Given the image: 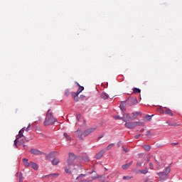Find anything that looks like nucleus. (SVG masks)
Wrapping results in <instances>:
<instances>
[{
	"instance_id": "1",
	"label": "nucleus",
	"mask_w": 182,
	"mask_h": 182,
	"mask_svg": "<svg viewBox=\"0 0 182 182\" xmlns=\"http://www.w3.org/2000/svg\"><path fill=\"white\" fill-rule=\"evenodd\" d=\"M77 159V156L73 153H69V157L67 159L66 166L65 167V171L67 174H72V171L75 174L80 173L82 170V165L75 164V160Z\"/></svg>"
},
{
	"instance_id": "2",
	"label": "nucleus",
	"mask_w": 182,
	"mask_h": 182,
	"mask_svg": "<svg viewBox=\"0 0 182 182\" xmlns=\"http://www.w3.org/2000/svg\"><path fill=\"white\" fill-rule=\"evenodd\" d=\"M56 122H58V119L53 117V113L50 112V109H48L44 122V126L55 124Z\"/></svg>"
},
{
	"instance_id": "3",
	"label": "nucleus",
	"mask_w": 182,
	"mask_h": 182,
	"mask_svg": "<svg viewBox=\"0 0 182 182\" xmlns=\"http://www.w3.org/2000/svg\"><path fill=\"white\" fill-rule=\"evenodd\" d=\"M86 174L81 173L76 178L75 182H92L90 179H83Z\"/></svg>"
},
{
	"instance_id": "4",
	"label": "nucleus",
	"mask_w": 182,
	"mask_h": 182,
	"mask_svg": "<svg viewBox=\"0 0 182 182\" xmlns=\"http://www.w3.org/2000/svg\"><path fill=\"white\" fill-rule=\"evenodd\" d=\"M22 137L25 139V136H23V132L19 131L17 138L14 140V146H16V147H18V143H19V139H22Z\"/></svg>"
},
{
	"instance_id": "5",
	"label": "nucleus",
	"mask_w": 182,
	"mask_h": 182,
	"mask_svg": "<svg viewBox=\"0 0 182 182\" xmlns=\"http://www.w3.org/2000/svg\"><path fill=\"white\" fill-rule=\"evenodd\" d=\"M122 118V120L125 122H130V120H132V117H130V114H129L128 113L124 114Z\"/></svg>"
},
{
	"instance_id": "6",
	"label": "nucleus",
	"mask_w": 182,
	"mask_h": 182,
	"mask_svg": "<svg viewBox=\"0 0 182 182\" xmlns=\"http://www.w3.org/2000/svg\"><path fill=\"white\" fill-rule=\"evenodd\" d=\"M105 153H106V151L105 149L101 150L95 155V159H97V160H100V158L103 157V154H105Z\"/></svg>"
},
{
	"instance_id": "7",
	"label": "nucleus",
	"mask_w": 182,
	"mask_h": 182,
	"mask_svg": "<svg viewBox=\"0 0 182 182\" xmlns=\"http://www.w3.org/2000/svg\"><path fill=\"white\" fill-rule=\"evenodd\" d=\"M31 153L36 156H42V151H41L36 149H31Z\"/></svg>"
},
{
	"instance_id": "8",
	"label": "nucleus",
	"mask_w": 182,
	"mask_h": 182,
	"mask_svg": "<svg viewBox=\"0 0 182 182\" xmlns=\"http://www.w3.org/2000/svg\"><path fill=\"white\" fill-rule=\"evenodd\" d=\"M95 130H96V128H90L87 129V130H85L84 132V136H89V134H90L91 133H93V132H95Z\"/></svg>"
},
{
	"instance_id": "9",
	"label": "nucleus",
	"mask_w": 182,
	"mask_h": 182,
	"mask_svg": "<svg viewBox=\"0 0 182 182\" xmlns=\"http://www.w3.org/2000/svg\"><path fill=\"white\" fill-rule=\"evenodd\" d=\"M75 132L77 133V137L80 140H83V137H86L85 132H82V131L77 130Z\"/></svg>"
},
{
	"instance_id": "10",
	"label": "nucleus",
	"mask_w": 182,
	"mask_h": 182,
	"mask_svg": "<svg viewBox=\"0 0 182 182\" xmlns=\"http://www.w3.org/2000/svg\"><path fill=\"white\" fill-rule=\"evenodd\" d=\"M125 127L127 129H134V122H125L124 124Z\"/></svg>"
},
{
	"instance_id": "11",
	"label": "nucleus",
	"mask_w": 182,
	"mask_h": 182,
	"mask_svg": "<svg viewBox=\"0 0 182 182\" xmlns=\"http://www.w3.org/2000/svg\"><path fill=\"white\" fill-rule=\"evenodd\" d=\"M132 164H133V161H131L128 164L122 165V170H127V169H129V168L130 167V166H132Z\"/></svg>"
},
{
	"instance_id": "12",
	"label": "nucleus",
	"mask_w": 182,
	"mask_h": 182,
	"mask_svg": "<svg viewBox=\"0 0 182 182\" xmlns=\"http://www.w3.org/2000/svg\"><path fill=\"white\" fill-rule=\"evenodd\" d=\"M127 102H129L132 106V105H136V103H137V99L136 97L128 98Z\"/></svg>"
},
{
	"instance_id": "13",
	"label": "nucleus",
	"mask_w": 182,
	"mask_h": 182,
	"mask_svg": "<svg viewBox=\"0 0 182 182\" xmlns=\"http://www.w3.org/2000/svg\"><path fill=\"white\" fill-rule=\"evenodd\" d=\"M60 163V160L58 158H54L52 161L53 166H58Z\"/></svg>"
},
{
	"instance_id": "14",
	"label": "nucleus",
	"mask_w": 182,
	"mask_h": 182,
	"mask_svg": "<svg viewBox=\"0 0 182 182\" xmlns=\"http://www.w3.org/2000/svg\"><path fill=\"white\" fill-rule=\"evenodd\" d=\"M72 96L75 102H79V94H77L76 92H72Z\"/></svg>"
},
{
	"instance_id": "15",
	"label": "nucleus",
	"mask_w": 182,
	"mask_h": 182,
	"mask_svg": "<svg viewBox=\"0 0 182 182\" xmlns=\"http://www.w3.org/2000/svg\"><path fill=\"white\" fill-rule=\"evenodd\" d=\"M100 97H101V99H104V100H106L109 99V95L106 92H102L100 95Z\"/></svg>"
},
{
	"instance_id": "16",
	"label": "nucleus",
	"mask_w": 182,
	"mask_h": 182,
	"mask_svg": "<svg viewBox=\"0 0 182 182\" xmlns=\"http://www.w3.org/2000/svg\"><path fill=\"white\" fill-rule=\"evenodd\" d=\"M134 128L137 127V126H141L143 127V126H144V122H134Z\"/></svg>"
},
{
	"instance_id": "17",
	"label": "nucleus",
	"mask_w": 182,
	"mask_h": 182,
	"mask_svg": "<svg viewBox=\"0 0 182 182\" xmlns=\"http://www.w3.org/2000/svg\"><path fill=\"white\" fill-rule=\"evenodd\" d=\"M78 86H79V88H78L77 91L75 92L77 95L82 93V92H83V90H85V87L80 86L79 84H78Z\"/></svg>"
},
{
	"instance_id": "18",
	"label": "nucleus",
	"mask_w": 182,
	"mask_h": 182,
	"mask_svg": "<svg viewBox=\"0 0 182 182\" xmlns=\"http://www.w3.org/2000/svg\"><path fill=\"white\" fill-rule=\"evenodd\" d=\"M23 162L24 163L25 167H29V166H31V164L28 162V159L26 158L23 159Z\"/></svg>"
},
{
	"instance_id": "19",
	"label": "nucleus",
	"mask_w": 182,
	"mask_h": 182,
	"mask_svg": "<svg viewBox=\"0 0 182 182\" xmlns=\"http://www.w3.org/2000/svg\"><path fill=\"white\" fill-rule=\"evenodd\" d=\"M31 167L33 168V170H38L39 167L38 166V164L36 163L31 162Z\"/></svg>"
},
{
	"instance_id": "20",
	"label": "nucleus",
	"mask_w": 182,
	"mask_h": 182,
	"mask_svg": "<svg viewBox=\"0 0 182 182\" xmlns=\"http://www.w3.org/2000/svg\"><path fill=\"white\" fill-rule=\"evenodd\" d=\"M142 147L144 150H146V151H150V149H151L150 145H143Z\"/></svg>"
},
{
	"instance_id": "21",
	"label": "nucleus",
	"mask_w": 182,
	"mask_h": 182,
	"mask_svg": "<svg viewBox=\"0 0 182 182\" xmlns=\"http://www.w3.org/2000/svg\"><path fill=\"white\" fill-rule=\"evenodd\" d=\"M149 173V169L145 168L144 170H141V174H147Z\"/></svg>"
},
{
	"instance_id": "22",
	"label": "nucleus",
	"mask_w": 182,
	"mask_h": 182,
	"mask_svg": "<svg viewBox=\"0 0 182 182\" xmlns=\"http://www.w3.org/2000/svg\"><path fill=\"white\" fill-rule=\"evenodd\" d=\"M166 114H169V116H173V112H171V109H168L165 111Z\"/></svg>"
},
{
	"instance_id": "23",
	"label": "nucleus",
	"mask_w": 182,
	"mask_h": 182,
	"mask_svg": "<svg viewBox=\"0 0 182 182\" xmlns=\"http://www.w3.org/2000/svg\"><path fill=\"white\" fill-rule=\"evenodd\" d=\"M141 92V90L139 88H134L133 89V93H140Z\"/></svg>"
},
{
	"instance_id": "24",
	"label": "nucleus",
	"mask_w": 182,
	"mask_h": 182,
	"mask_svg": "<svg viewBox=\"0 0 182 182\" xmlns=\"http://www.w3.org/2000/svg\"><path fill=\"white\" fill-rule=\"evenodd\" d=\"M123 180H127V181H129V180H132V178H133V176H123Z\"/></svg>"
},
{
	"instance_id": "25",
	"label": "nucleus",
	"mask_w": 182,
	"mask_h": 182,
	"mask_svg": "<svg viewBox=\"0 0 182 182\" xmlns=\"http://www.w3.org/2000/svg\"><path fill=\"white\" fill-rule=\"evenodd\" d=\"M114 147V144H110L107 146V150H110L111 149H113Z\"/></svg>"
},
{
	"instance_id": "26",
	"label": "nucleus",
	"mask_w": 182,
	"mask_h": 182,
	"mask_svg": "<svg viewBox=\"0 0 182 182\" xmlns=\"http://www.w3.org/2000/svg\"><path fill=\"white\" fill-rule=\"evenodd\" d=\"M64 137H65V139H67L68 140H72V139L70 138V136H69V135H68V133L65 132L63 134Z\"/></svg>"
},
{
	"instance_id": "27",
	"label": "nucleus",
	"mask_w": 182,
	"mask_h": 182,
	"mask_svg": "<svg viewBox=\"0 0 182 182\" xmlns=\"http://www.w3.org/2000/svg\"><path fill=\"white\" fill-rule=\"evenodd\" d=\"M18 174L19 180H23V175L22 174V173L18 172L16 175L18 176Z\"/></svg>"
},
{
	"instance_id": "28",
	"label": "nucleus",
	"mask_w": 182,
	"mask_h": 182,
	"mask_svg": "<svg viewBox=\"0 0 182 182\" xmlns=\"http://www.w3.org/2000/svg\"><path fill=\"white\" fill-rule=\"evenodd\" d=\"M142 182H153V180L150 179L149 177H146L144 179Z\"/></svg>"
},
{
	"instance_id": "29",
	"label": "nucleus",
	"mask_w": 182,
	"mask_h": 182,
	"mask_svg": "<svg viewBox=\"0 0 182 182\" xmlns=\"http://www.w3.org/2000/svg\"><path fill=\"white\" fill-rule=\"evenodd\" d=\"M171 170V168L170 166H168V167L166 168V172L165 173H166V175L168 174V173H170Z\"/></svg>"
},
{
	"instance_id": "30",
	"label": "nucleus",
	"mask_w": 182,
	"mask_h": 182,
	"mask_svg": "<svg viewBox=\"0 0 182 182\" xmlns=\"http://www.w3.org/2000/svg\"><path fill=\"white\" fill-rule=\"evenodd\" d=\"M18 143L20 145L23 144V143H25V138H22L21 139L18 140Z\"/></svg>"
},
{
	"instance_id": "31",
	"label": "nucleus",
	"mask_w": 182,
	"mask_h": 182,
	"mask_svg": "<svg viewBox=\"0 0 182 182\" xmlns=\"http://www.w3.org/2000/svg\"><path fill=\"white\" fill-rule=\"evenodd\" d=\"M114 117L115 120H123V117L115 116Z\"/></svg>"
},
{
	"instance_id": "32",
	"label": "nucleus",
	"mask_w": 182,
	"mask_h": 182,
	"mask_svg": "<svg viewBox=\"0 0 182 182\" xmlns=\"http://www.w3.org/2000/svg\"><path fill=\"white\" fill-rule=\"evenodd\" d=\"M48 176H50V177H59V173H50Z\"/></svg>"
},
{
	"instance_id": "33",
	"label": "nucleus",
	"mask_w": 182,
	"mask_h": 182,
	"mask_svg": "<svg viewBox=\"0 0 182 182\" xmlns=\"http://www.w3.org/2000/svg\"><path fill=\"white\" fill-rule=\"evenodd\" d=\"M158 176H167V173L166 172H159Z\"/></svg>"
},
{
	"instance_id": "34",
	"label": "nucleus",
	"mask_w": 182,
	"mask_h": 182,
	"mask_svg": "<svg viewBox=\"0 0 182 182\" xmlns=\"http://www.w3.org/2000/svg\"><path fill=\"white\" fill-rule=\"evenodd\" d=\"M69 95H70V92H69V90H65V96H69Z\"/></svg>"
},
{
	"instance_id": "35",
	"label": "nucleus",
	"mask_w": 182,
	"mask_h": 182,
	"mask_svg": "<svg viewBox=\"0 0 182 182\" xmlns=\"http://www.w3.org/2000/svg\"><path fill=\"white\" fill-rule=\"evenodd\" d=\"M132 114H133V117H132V120H134L137 117V115L134 112H133Z\"/></svg>"
},
{
	"instance_id": "36",
	"label": "nucleus",
	"mask_w": 182,
	"mask_h": 182,
	"mask_svg": "<svg viewBox=\"0 0 182 182\" xmlns=\"http://www.w3.org/2000/svg\"><path fill=\"white\" fill-rule=\"evenodd\" d=\"M149 168H151V170H153L154 168V166L151 162L149 163Z\"/></svg>"
},
{
	"instance_id": "37",
	"label": "nucleus",
	"mask_w": 182,
	"mask_h": 182,
	"mask_svg": "<svg viewBox=\"0 0 182 182\" xmlns=\"http://www.w3.org/2000/svg\"><path fill=\"white\" fill-rule=\"evenodd\" d=\"M134 173H135L136 174H140L141 170L134 169Z\"/></svg>"
},
{
	"instance_id": "38",
	"label": "nucleus",
	"mask_w": 182,
	"mask_h": 182,
	"mask_svg": "<svg viewBox=\"0 0 182 182\" xmlns=\"http://www.w3.org/2000/svg\"><path fill=\"white\" fill-rule=\"evenodd\" d=\"M83 160H84V161H87L89 160V156H84Z\"/></svg>"
},
{
	"instance_id": "39",
	"label": "nucleus",
	"mask_w": 182,
	"mask_h": 182,
	"mask_svg": "<svg viewBox=\"0 0 182 182\" xmlns=\"http://www.w3.org/2000/svg\"><path fill=\"white\" fill-rule=\"evenodd\" d=\"M141 164H143V163L139 161V162L136 163V166L137 167H141Z\"/></svg>"
},
{
	"instance_id": "40",
	"label": "nucleus",
	"mask_w": 182,
	"mask_h": 182,
	"mask_svg": "<svg viewBox=\"0 0 182 182\" xmlns=\"http://www.w3.org/2000/svg\"><path fill=\"white\" fill-rule=\"evenodd\" d=\"M100 176H93L92 180V182L93 181V180H96V178H99Z\"/></svg>"
},
{
	"instance_id": "41",
	"label": "nucleus",
	"mask_w": 182,
	"mask_h": 182,
	"mask_svg": "<svg viewBox=\"0 0 182 182\" xmlns=\"http://www.w3.org/2000/svg\"><path fill=\"white\" fill-rule=\"evenodd\" d=\"M29 127H31V124H29L28 127L26 129V132H29Z\"/></svg>"
},
{
	"instance_id": "42",
	"label": "nucleus",
	"mask_w": 182,
	"mask_h": 182,
	"mask_svg": "<svg viewBox=\"0 0 182 182\" xmlns=\"http://www.w3.org/2000/svg\"><path fill=\"white\" fill-rule=\"evenodd\" d=\"M135 114H136V116H141V113L140 112H137Z\"/></svg>"
},
{
	"instance_id": "43",
	"label": "nucleus",
	"mask_w": 182,
	"mask_h": 182,
	"mask_svg": "<svg viewBox=\"0 0 182 182\" xmlns=\"http://www.w3.org/2000/svg\"><path fill=\"white\" fill-rule=\"evenodd\" d=\"M146 119H148V120H151V116L146 117Z\"/></svg>"
},
{
	"instance_id": "44",
	"label": "nucleus",
	"mask_w": 182,
	"mask_h": 182,
	"mask_svg": "<svg viewBox=\"0 0 182 182\" xmlns=\"http://www.w3.org/2000/svg\"><path fill=\"white\" fill-rule=\"evenodd\" d=\"M46 177H50V176H49V175L43 176V178H46Z\"/></svg>"
},
{
	"instance_id": "45",
	"label": "nucleus",
	"mask_w": 182,
	"mask_h": 182,
	"mask_svg": "<svg viewBox=\"0 0 182 182\" xmlns=\"http://www.w3.org/2000/svg\"><path fill=\"white\" fill-rule=\"evenodd\" d=\"M139 137H140V134L136 135V136H134L135 139H139Z\"/></svg>"
},
{
	"instance_id": "46",
	"label": "nucleus",
	"mask_w": 182,
	"mask_h": 182,
	"mask_svg": "<svg viewBox=\"0 0 182 182\" xmlns=\"http://www.w3.org/2000/svg\"><path fill=\"white\" fill-rule=\"evenodd\" d=\"M123 150H124V151H125V153H127V151H129V150H127V149H126V148H124Z\"/></svg>"
},
{
	"instance_id": "47",
	"label": "nucleus",
	"mask_w": 182,
	"mask_h": 182,
	"mask_svg": "<svg viewBox=\"0 0 182 182\" xmlns=\"http://www.w3.org/2000/svg\"><path fill=\"white\" fill-rule=\"evenodd\" d=\"M20 132H21V133H23V132H25V128H23L22 129H21Z\"/></svg>"
},
{
	"instance_id": "48",
	"label": "nucleus",
	"mask_w": 182,
	"mask_h": 182,
	"mask_svg": "<svg viewBox=\"0 0 182 182\" xmlns=\"http://www.w3.org/2000/svg\"><path fill=\"white\" fill-rule=\"evenodd\" d=\"M161 113H162V114H164V110L161 109Z\"/></svg>"
},
{
	"instance_id": "49",
	"label": "nucleus",
	"mask_w": 182,
	"mask_h": 182,
	"mask_svg": "<svg viewBox=\"0 0 182 182\" xmlns=\"http://www.w3.org/2000/svg\"><path fill=\"white\" fill-rule=\"evenodd\" d=\"M102 137H103V135H101L98 137L99 139H102Z\"/></svg>"
},
{
	"instance_id": "50",
	"label": "nucleus",
	"mask_w": 182,
	"mask_h": 182,
	"mask_svg": "<svg viewBox=\"0 0 182 182\" xmlns=\"http://www.w3.org/2000/svg\"><path fill=\"white\" fill-rule=\"evenodd\" d=\"M19 182H23V179H19Z\"/></svg>"
},
{
	"instance_id": "51",
	"label": "nucleus",
	"mask_w": 182,
	"mask_h": 182,
	"mask_svg": "<svg viewBox=\"0 0 182 182\" xmlns=\"http://www.w3.org/2000/svg\"><path fill=\"white\" fill-rule=\"evenodd\" d=\"M147 134H150V131H148V132H147Z\"/></svg>"
},
{
	"instance_id": "52",
	"label": "nucleus",
	"mask_w": 182,
	"mask_h": 182,
	"mask_svg": "<svg viewBox=\"0 0 182 182\" xmlns=\"http://www.w3.org/2000/svg\"><path fill=\"white\" fill-rule=\"evenodd\" d=\"M77 119H79V116L78 115H77Z\"/></svg>"
},
{
	"instance_id": "53",
	"label": "nucleus",
	"mask_w": 182,
	"mask_h": 182,
	"mask_svg": "<svg viewBox=\"0 0 182 182\" xmlns=\"http://www.w3.org/2000/svg\"><path fill=\"white\" fill-rule=\"evenodd\" d=\"M156 163H157V164H159V161H156Z\"/></svg>"
},
{
	"instance_id": "54",
	"label": "nucleus",
	"mask_w": 182,
	"mask_h": 182,
	"mask_svg": "<svg viewBox=\"0 0 182 182\" xmlns=\"http://www.w3.org/2000/svg\"><path fill=\"white\" fill-rule=\"evenodd\" d=\"M26 145H23V147H26Z\"/></svg>"
},
{
	"instance_id": "55",
	"label": "nucleus",
	"mask_w": 182,
	"mask_h": 182,
	"mask_svg": "<svg viewBox=\"0 0 182 182\" xmlns=\"http://www.w3.org/2000/svg\"><path fill=\"white\" fill-rule=\"evenodd\" d=\"M121 110H123V108L121 107Z\"/></svg>"
},
{
	"instance_id": "56",
	"label": "nucleus",
	"mask_w": 182,
	"mask_h": 182,
	"mask_svg": "<svg viewBox=\"0 0 182 182\" xmlns=\"http://www.w3.org/2000/svg\"><path fill=\"white\" fill-rule=\"evenodd\" d=\"M175 145H177V143L174 144Z\"/></svg>"
},
{
	"instance_id": "57",
	"label": "nucleus",
	"mask_w": 182,
	"mask_h": 182,
	"mask_svg": "<svg viewBox=\"0 0 182 182\" xmlns=\"http://www.w3.org/2000/svg\"><path fill=\"white\" fill-rule=\"evenodd\" d=\"M52 154V153L51 154H50V156Z\"/></svg>"
}]
</instances>
